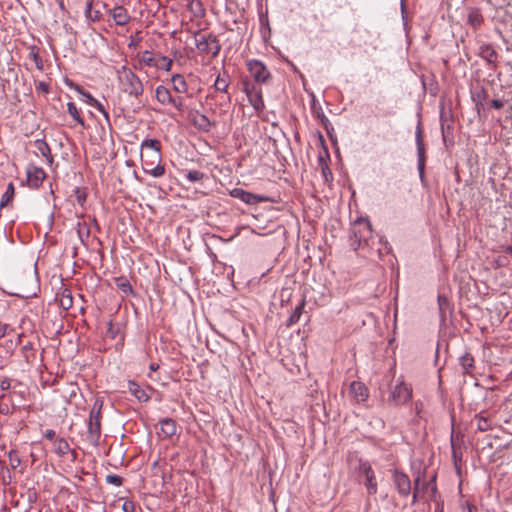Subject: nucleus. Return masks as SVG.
<instances>
[{
    "mask_svg": "<svg viewBox=\"0 0 512 512\" xmlns=\"http://www.w3.org/2000/svg\"><path fill=\"white\" fill-rule=\"evenodd\" d=\"M348 241L350 247L354 251L359 249L376 250L381 256L383 254V250L386 252L388 250L387 242L383 243L382 239H378V241H376L373 237L370 221L362 217L356 219L352 223Z\"/></svg>",
    "mask_w": 512,
    "mask_h": 512,
    "instance_id": "f257e3e1",
    "label": "nucleus"
},
{
    "mask_svg": "<svg viewBox=\"0 0 512 512\" xmlns=\"http://www.w3.org/2000/svg\"><path fill=\"white\" fill-rule=\"evenodd\" d=\"M118 79L125 93L135 98L143 94V83L131 69L126 66L121 67V69L118 70Z\"/></svg>",
    "mask_w": 512,
    "mask_h": 512,
    "instance_id": "f03ea898",
    "label": "nucleus"
},
{
    "mask_svg": "<svg viewBox=\"0 0 512 512\" xmlns=\"http://www.w3.org/2000/svg\"><path fill=\"white\" fill-rule=\"evenodd\" d=\"M103 400L96 398L90 411L87 437L93 445H98L101 436V410Z\"/></svg>",
    "mask_w": 512,
    "mask_h": 512,
    "instance_id": "7ed1b4c3",
    "label": "nucleus"
},
{
    "mask_svg": "<svg viewBox=\"0 0 512 512\" xmlns=\"http://www.w3.org/2000/svg\"><path fill=\"white\" fill-rule=\"evenodd\" d=\"M413 390L403 379L390 389L388 402L393 406H401L412 400Z\"/></svg>",
    "mask_w": 512,
    "mask_h": 512,
    "instance_id": "20e7f679",
    "label": "nucleus"
},
{
    "mask_svg": "<svg viewBox=\"0 0 512 512\" xmlns=\"http://www.w3.org/2000/svg\"><path fill=\"white\" fill-rule=\"evenodd\" d=\"M194 38L195 44L201 53L211 54L212 57H216L219 54L221 44L216 35L212 33L201 34L200 32H196Z\"/></svg>",
    "mask_w": 512,
    "mask_h": 512,
    "instance_id": "39448f33",
    "label": "nucleus"
},
{
    "mask_svg": "<svg viewBox=\"0 0 512 512\" xmlns=\"http://www.w3.org/2000/svg\"><path fill=\"white\" fill-rule=\"evenodd\" d=\"M246 66L256 84H266L270 81L271 73L260 60H248Z\"/></svg>",
    "mask_w": 512,
    "mask_h": 512,
    "instance_id": "423d86ee",
    "label": "nucleus"
},
{
    "mask_svg": "<svg viewBox=\"0 0 512 512\" xmlns=\"http://www.w3.org/2000/svg\"><path fill=\"white\" fill-rule=\"evenodd\" d=\"M243 91L252 107L257 112H261L265 107L261 89L256 84L245 79L243 81Z\"/></svg>",
    "mask_w": 512,
    "mask_h": 512,
    "instance_id": "0eeeda50",
    "label": "nucleus"
},
{
    "mask_svg": "<svg viewBox=\"0 0 512 512\" xmlns=\"http://www.w3.org/2000/svg\"><path fill=\"white\" fill-rule=\"evenodd\" d=\"M359 474L365 477L364 485L367 488V492L370 495L377 493V482L375 479L374 471L367 461L359 460L358 465Z\"/></svg>",
    "mask_w": 512,
    "mask_h": 512,
    "instance_id": "6e6552de",
    "label": "nucleus"
},
{
    "mask_svg": "<svg viewBox=\"0 0 512 512\" xmlns=\"http://www.w3.org/2000/svg\"><path fill=\"white\" fill-rule=\"evenodd\" d=\"M393 481L396 486L398 493L406 497L411 492V481L407 474L404 472H400L398 470H394L393 472Z\"/></svg>",
    "mask_w": 512,
    "mask_h": 512,
    "instance_id": "1a4fd4ad",
    "label": "nucleus"
},
{
    "mask_svg": "<svg viewBox=\"0 0 512 512\" xmlns=\"http://www.w3.org/2000/svg\"><path fill=\"white\" fill-rule=\"evenodd\" d=\"M230 195L234 198L240 199L246 204H257L260 202H265L268 200L267 197H263L260 195L253 194L251 192L245 191L241 188H234L230 191Z\"/></svg>",
    "mask_w": 512,
    "mask_h": 512,
    "instance_id": "9d476101",
    "label": "nucleus"
},
{
    "mask_svg": "<svg viewBox=\"0 0 512 512\" xmlns=\"http://www.w3.org/2000/svg\"><path fill=\"white\" fill-rule=\"evenodd\" d=\"M45 178L46 173L42 168L36 166H29L27 168V183L30 188H39Z\"/></svg>",
    "mask_w": 512,
    "mask_h": 512,
    "instance_id": "9b49d317",
    "label": "nucleus"
},
{
    "mask_svg": "<svg viewBox=\"0 0 512 512\" xmlns=\"http://www.w3.org/2000/svg\"><path fill=\"white\" fill-rule=\"evenodd\" d=\"M350 393L358 403L365 402L369 397L368 388L360 381H353L350 384Z\"/></svg>",
    "mask_w": 512,
    "mask_h": 512,
    "instance_id": "f8f14e48",
    "label": "nucleus"
},
{
    "mask_svg": "<svg viewBox=\"0 0 512 512\" xmlns=\"http://www.w3.org/2000/svg\"><path fill=\"white\" fill-rule=\"evenodd\" d=\"M110 15L114 20L115 24L118 26H125L131 20V17L127 9L121 5L116 6L112 10H110Z\"/></svg>",
    "mask_w": 512,
    "mask_h": 512,
    "instance_id": "ddd939ff",
    "label": "nucleus"
},
{
    "mask_svg": "<svg viewBox=\"0 0 512 512\" xmlns=\"http://www.w3.org/2000/svg\"><path fill=\"white\" fill-rule=\"evenodd\" d=\"M192 124L202 132H209L215 123L211 122L209 118L202 113L196 112L192 117Z\"/></svg>",
    "mask_w": 512,
    "mask_h": 512,
    "instance_id": "4468645a",
    "label": "nucleus"
},
{
    "mask_svg": "<svg viewBox=\"0 0 512 512\" xmlns=\"http://www.w3.org/2000/svg\"><path fill=\"white\" fill-rule=\"evenodd\" d=\"M479 56L487 61L488 64L495 66L498 53L492 45L483 43L479 46Z\"/></svg>",
    "mask_w": 512,
    "mask_h": 512,
    "instance_id": "2eb2a0df",
    "label": "nucleus"
},
{
    "mask_svg": "<svg viewBox=\"0 0 512 512\" xmlns=\"http://www.w3.org/2000/svg\"><path fill=\"white\" fill-rule=\"evenodd\" d=\"M161 433L166 438H170L177 433L178 426L176 421L172 418H163L160 420Z\"/></svg>",
    "mask_w": 512,
    "mask_h": 512,
    "instance_id": "dca6fc26",
    "label": "nucleus"
},
{
    "mask_svg": "<svg viewBox=\"0 0 512 512\" xmlns=\"http://www.w3.org/2000/svg\"><path fill=\"white\" fill-rule=\"evenodd\" d=\"M34 147L46 159L48 164L53 163V155L51 153V149L44 139L35 140Z\"/></svg>",
    "mask_w": 512,
    "mask_h": 512,
    "instance_id": "f3484780",
    "label": "nucleus"
},
{
    "mask_svg": "<svg viewBox=\"0 0 512 512\" xmlns=\"http://www.w3.org/2000/svg\"><path fill=\"white\" fill-rule=\"evenodd\" d=\"M155 96L162 105H171L173 98L170 91L163 85H159L155 90Z\"/></svg>",
    "mask_w": 512,
    "mask_h": 512,
    "instance_id": "a211bd4d",
    "label": "nucleus"
},
{
    "mask_svg": "<svg viewBox=\"0 0 512 512\" xmlns=\"http://www.w3.org/2000/svg\"><path fill=\"white\" fill-rule=\"evenodd\" d=\"M459 362L463 369V373L472 375L475 368L474 357L470 353L466 352L459 358Z\"/></svg>",
    "mask_w": 512,
    "mask_h": 512,
    "instance_id": "6ab92c4d",
    "label": "nucleus"
},
{
    "mask_svg": "<svg viewBox=\"0 0 512 512\" xmlns=\"http://www.w3.org/2000/svg\"><path fill=\"white\" fill-rule=\"evenodd\" d=\"M129 392L134 395L139 401L147 402L150 397L144 389H142L136 382L129 381L128 383Z\"/></svg>",
    "mask_w": 512,
    "mask_h": 512,
    "instance_id": "aec40b11",
    "label": "nucleus"
},
{
    "mask_svg": "<svg viewBox=\"0 0 512 512\" xmlns=\"http://www.w3.org/2000/svg\"><path fill=\"white\" fill-rule=\"evenodd\" d=\"M161 164V151H150L146 155L142 154V167Z\"/></svg>",
    "mask_w": 512,
    "mask_h": 512,
    "instance_id": "412c9836",
    "label": "nucleus"
},
{
    "mask_svg": "<svg viewBox=\"0 0 512 512\" xmlns=\"http://www.w3.org/2000/svg\"><path fill=\"white\" fill-rule=\"evenodd\" d=\"M483 16L478 8H472L468 13V24L474 29H478L483 23Z\"/></svg>",
    "mask_w": 512,
    "mask_h": 512,
    "instance_id": "4be33fe9",
    "label": "nucleus"
},
{
    "mask_svg": "<svg viewBox=\"0 0 512 512\" xmlns=\"http://www.w3.org/2000/svg\"><path fill=\"white\" fill-rule=\"evenodd\" d=\"M171 81L173 83V89L178 93H186L188 91V85L185 78L181 74H175L172 76Z\"/></svg>",
    "mask_w": 512,
    "mask_h": 512,
    "instance_id": "5701e85b",
    "label": "nucleus"
},
{
    "mask_svg": "<svg viewBox=\"0 0 512 512\" xmlns=\"http://www.w3.org/2000/svg\"><path fill=\"white\" fill-rule=\"evenodd\" d=\"M85 15L89 20L93 22L99 21L102 17L100 10L93 9V1H88L86 3Z\"/></svg>",
    "mask_w": 512,
    "mask_h": 512,
    "instance_id": "b1692460",
    "label": "nucleus"
},
{
    "mask_svg": "<svg viewBox=\"0 0 512 512\" xmlns=\"http://www.w3.org/2000/svg\"><path fill=\"white\" fill-rule=\"evenodd\" d=\"M145 173L152 175L153 177L159 178L165 174V167L162 164H155L153 166H143Z\"/></svg>",
    "mask_w": 512,
    "mask_h": 512,
    "instance_id": "393cba45",
    "label": "nucleus"
},
{
    "mask_svg": "<svg viewBox=\"0 0 512 512\" xmlns=\"http://www.w3.org/2000/svg\"><path fill=\"white\" fill-rule=\"evenodd\" d=\"M304 308V301H302L299 305L295 307L293 312L291 313L290 317L287 320L286 326L291 327L295 323H297L302 315Z\"/></svg>",
    "mask_w": 512,
    "mask_h": 512,
    "instance_id": "a878e982",
    "label": "nucleus"
},
{
    "mask_svg": "<svg viewBox=\"0 0 512 512\" xmlns=\"http://www.w3.org/2000/svg\"><path fill=\"white\" fill-rule=\"evenodd\" d=\"M70 451V445L64 438L56 439L55 441V452L60 455H66Z\"/></svg>",
    "mask_w": 512,
    "mask_h": 512,
    "instance_id": "bb28decb",
    "label": "nucleus"
},
{
    "mask_svg": "<svg viewBox=\"0 0 512 512\" xmlns=\"http://www.w3.org/2000/svg\"><path fill=\"white\" fill-rule=\"evenodd\" d=\"M67 109H68V113L70 114L71 117H73V119L78 123L80 124L82 127H85V121L84 119L80 116L79 114V111L76 107V105L73 103V102H69L67 104Z\"/></svg>",
    "mask_w": 512,
    "mask_h": 512,
    "instance_id": "cd10ccee",
    "label": "nucleus"
},
{
    "mask_svg": "<svg viewBox=\"0 0 512 512\" xmlns=\"http://www.w3.org/2000/svg\"><path fill=\"white\" fill-rule=\"evenodd\" d=\"M139 62H140V64H144L149 67H156V64H157L153 57L152 52H150L148 50L144 51L141 54V56L139 58Z\"/></svg>",
    "mask_w": 512,
    "mask_h": 512,
    "instance_id": "c85d7f7f",
    "label": "nucleus"
},
{
    "mask_svg": "<svg viewBox=\"0 0 512 512\" xmlns=\"http://www.w3.org/2000/svg\"><path fill=\"white\" fill-rule=\"evenodd\" d=\"M14 193H15L14 185H13V183H9L5 193L2 196L0 206L1 207L6 206L10 201H12Z\"/></svg>",
    "mask_w": 512,
    "mask_h": 512,
    "instance_id": "c756f323",
    "label": "nucleus"
},
{
    "mask_svg": "<svg viewBox=\"0 0 512 512\" xmlns=\"http://www.w3.org/2000/svg\"><path fill=\"white\" fill-rule=\"evenodd\" d=\"M451 447L452 457L454 459L455 465H457L458 460H461L462 458V451L460 445L458 444V440L455 439L453 436L451 437Z\"/></svg>",
    "mask_w": 512,
    "mask_h": 512,
    "instance_id": "7c9ffc66",
    "label": "nucleus"
},
{
    "mask_svg": "<svg viewBox=\"0 0 512 512\" xmlns=\"http://www.w3.org/2000/svg\"><path fill=\"white\" fill-rule=\"evenodd\" d=\"M29 58L32 59V61L35 63L36 68L39 71H43V69H44L43 60L40 57L39 52L35 47L31 48L30 53H29Z\"/></svg>",
    "mask_w": 512,
    "mask_h": 512,
    "instance_id": "2f4dec72",
    "label": "nucleus"
},
{
    "mask_svg": "<svg viewBox=\"0 0 512 512\" xmlns=\"http://www.w3.org/2000/svg\"><path fill=\"white\" fill-rule=\"evenodd\" d=\"M60 305L63 309L68 310L73 305V298L68 290L63 291L60 297Z\"/></svg>",
    "mask_w": 512,
    "mask_h": 512,
    "instance_id": "473e14b6",
    "label": "nucleus"
},
{
    "mask_svg": "<svg viewBox=\"0 0 512 512\" xmlns=\"http://www.w3.org/2000/svg\"><path fill=\"white\" fill-rule=\"evenodd\" d=\"M417 153H418V170L420 174H423L424 166H425V149L424 144H417Z\"/></svg>",
    "mask_w": 512,
    "mask_h": 512,
    "instance_id": "72a5a7b5",
    "label": "nucleus"
},
{
    "mask_svg": "<svg viewBox=\"0 0 512 512\" xmlns=\"http://www.w3.org/2000/svg\"><path fill=\"white\" fill-rule=\"evenodd\" d=\"M228 87L229 81L226 78L221 77V75H218L214 83L215 90L218 92H227Z\"/></svg>",
    "mask_w": 512,
    "mask_h": 512,
    "instance_id": "f704fd0d",
    "label": "nucleus"
},
{
    "mask_svg": "<svg viewBox=\"0 0 512 512\" xmlns=\"http://www.w3.org/2000/svg\"><path fill=\"white\" fill-rule=\"evenodd\" d=\"M142 148L151 150V151H160L161 150V144L156 139H146L142 143Z\"/></svg>",
    "mask_w": 512,
    "mask_h": 512,
    "instance_id": "c9c22d12",
    "label": "nucleus"
},
{
    "mask_svg": "<svg viewBox=\"0 0 512 512\" xmlns=\"http://www.w3.org/2000/svg\"><path fill=\"white\" fill-rule=\"evenodd\" d=\"M156 68L158 69H163L165 71H170L171 68H172V65H173V60L168 58V57H165V56H161L158 60V62H156Z\"/></svg>",
    "mask_w": 512,
    "mask_h": 512,
    "instance_id": "e433bc0d",
    "label": "nucleus"
},
{
    "mask_svg": "<svg viewBox=\"0 0 512 512\" xmlns=\"http://www.w3.org/2000/svg\"><path fill=\"white\" fill-rule=\"evenodd\" d=\"M116 285L117 287L122 291L124 292L125 294H129L132 292V286L131 284L129 283L128 280L124 279V278H118L116 279Z\"/></svg>",
    "mask_w": 512,
    "mask_h": 512,
    "instance_id": "4c0bfd02",
    "label": "nucleus"
},
{
    "mask_svg": "<svg viewBox=\"0 0 512 512\" xmlns=\"http://www.w3.org/2000/svg\"><path fill=\"white\" fill-rule=\"evenodd\" d=\"M205 177L204 173L199 170H190L186 174V178L190 182H199Z\"/></svg>",
    "mask_w": 512,
    "mask_h": 512,
    "instance_id": "58836bf2",
    "label": "nucleus"
},
{
    "mask_svg": "<svg viewBox=\"0 0 512 512\" xmlns=\"http://www.w3.org/2000/svg\"><path fill=\"white\" fill-rule=\"evenodd\" d=\"M437 301H438L439 311H440L441 315L444 316L446 310L449 309V300L445 295L439 294Z\"/></svg>",
    "mask_w": 512,
    "mask_h": 512,
    "instance_id": "ea45409f",
    "label": "nucleus"
},
{
    "mask_svg": "<svg viewBox=\"0 0 512 512\" xmlns=\"http://www.w3.org/2000/svg\"><path fill=\"white\" fill-rule=\"evenodd\" d=\"M8 458H9V465L13 469H16L20 465V463H21V459H20V457L18 456V453L15 450H10L9 451Z\"/></svg>",
    "mask_w": 512,
    "mask_h": 512,
    "instance_id": "a19ab883",
    "label": "nucleus"
},
{
    "mask_svg": "<svg viewBox=\"0 0 512 512\" xmlns=\"http://www.w3.org/2000/svg\"><path fill=\"white\" fill-rule=\"evenodd\" d=\"M77 233H78V236H79L80 240L83 243L85 242V239H88L89 236H90V230L86 226V224H84V223L83 224H81V223L78 224Z\"/></svg>",
    "mask_w": 512,
    "mask_h": 512,
    "instance_id": "79ce46f5",
    "label": "nucleus"
},
{
    "mask_svg": "<svg viewBox=\"0 0 512 512\" xmlns=\"http://www.w3.org/2000/svg\"><path fill=\"white\" fill-rule=\"evenodd\" d=\"M106 482L115 486H121L123 484V478L116 474H109L106 476Z\"/></svg>",
    "mask_w": 512,
    "mask_h": 512,
    "instance_id": "37998d69",
    "label": "nucleus"
},
{
    "mask_svg": "<svg viewBox=\"0 0 512 512\" xmlns=\"http://www.w3.org/2000/svg\"><path fill=\"white\" fill-rule=\"evenodd\" d=\"M477 428L480 431H483V432L484 431H488L491 428V424L488 421V419H486L484 417H479L478 418V423H477Z\"/></svg>",
    "mask_w": 512,
    "mask_h": 512,
    "instance_id": "c03bdc74",
    "label": "nucleus"
},
{
    "mask_svg": "<svg viewBox=\"0 0 512 512\" xmlns=\"http://www.w3.org/2000/svg\"><path fill=\"white\" fill-rule=\"evenodd\" d=\"M79 93L82 95L84 101L88 103L89 105H92L94 101L96 100L89 92L84 91L80 88H77Z\"/></svg>",
    "mask_w": 512,
    "mask_h": 512,
    "instance_id": "a18cd8bd",
    "label": "nucleus"
},
{
    "mask_svg": "<svg viewBox=\"0 0 512 512\" xmlns=\"http://www.w3.org/2000/svg\"><path fill=\"white\" fill-rule=\"evenodd\" d=\"M75 196H76V200H77L78 204L83 206L84 203L86 202V193L84 191L80 190L79 188H77L75 190Z\"/></svg>",
    "mask_w": 512,
    "mask_h": 512,
    "instance_id": "49530a36",
    "label": "nucleus"
},
{
    "mask_svg": "<svg viewBox=\"0 0 512 512\" xmlns=\"http://www.w3.org/2000/svg\"><path fill=\"white\" fill-rule=\"evenodd\" d=\"M122 510L124 512H135V504H134V502L130 501V500H126L122 504Z\"/></svg>",
    "mask_w": 512,
    "mask_h": 512,
    "instance_id": "de8ad7c7",
    "label": "nucleus"
},
{
    "mask_svg": "<svg viewBox=\"0 0 512 512\" xmlns=\"http://www.w3.org/2000/svg\"><path fill=\"white\" fill-rule=\"evenodd\" d=\"M171 105L173 107H175L178 111H183L184 110V102H183V98H181V97L173 98V101H172Z\"/></svg>",
    "mask_w": 512,
    "mask_h": 512,
    "instance_id": "09e8293b",
    "label": "nucleus"
},
{
    "mask_svg": "<svg viewBox=\"0 0 512 512\" xmlns=\"http://www.w3.org/2000/svg\"><path fill=\"white\" fill-rule=\"evenodd\" d=\"M36 90L39 91V92H42V93H49V90H50V87H49V84L44 82V81H40L37 85H36Z\"/></svg>",
    "mask_w": 512,
    "mask_h": 512,
    "instance_id": "8fccbe9b",
    "label": "nucleus"
},
{
    "mask_svg": "<svg viewBox=\"0 0 512 512\" xmlns=\"http://www.w3.org/2000/svg\"><path fill=\"white\" fill-rule=\"evenodd\" d=\"M91 106L95 107L98 111H100L108 119V117H109L108 112L105 110L104 106L98 100H95Z\"/></svg>",
    "mask_w": 512,
    "mask_h": 512,
    "instance_id": "3c124183",
    "label": "nucleus"
},
{
    "mask_svg": "<svg viewBox=\"0 0 512 512\" xmlns=\"http://www.w3.org/2000/svg\"><path fill=\"white\" fill-rule=\"evenodd\" d=\"M422 133H423V131H422L421 123H418L417 129H416V143L417 144L423 143Z\"/></svg>",
    "mask_w": 512,
    "mask_h": 512,
    "instance_id": "603ef678",
    "label": "nucleus"
},
{
    "mask_svg": "<svg viewBox=\"0 0 512 512\" xmlns=\"http://www.w3.org/2000/svg\"><path fill=\"white\" fill-rule=\"evenodd\" d=\"M420 480H421L420 476H418L415 479V485H414V491H413V502H415L417 500V493L419 491Z\"/></svg>",
    "mask_w": 512,
    "mask_h": 512,
    "instance_id": "864d4df0",
    "label": "nucleus"
},
{
    "mask_svg": "<svg viewBox=\"0 0 512 512\" xmlns=\"http://www.w3.org/2000/svg\"><path fill=\"white\" fill-rule=\"evenodd\" d=\"M322 174H323L325 180H328V176H332L331 170L329 169L327 164H324L322 166Z\"/></svg>",
    "mask_w": 512,
    "mask_h": 512,
    "instance_id": "5fc2aeb1",
    "label": "nucleus"
},
{
    "mask_svg": "<svg viewBox=\"0 0 512 512\" xmlns=\"http://www.w3.org/2000/svg\"><path fill=\"white\" fill-rule=\"evenodd\" d=\"M436 476H434L429 482L424 483L423 487L431 486L432 492H436V484H435Z\"/></svg>",
    "mask_w": 512,
    "mask_h": 512,
    "instance_id": "6e6d98bb",
    "label": "nucleus"
},
{
    "mask_svg": "<svg viewBox=\"0 0 512 512\" xmlns=\"http://www.w3.org/2000/svg\"><path fill=\"white\" fill-rule=\"evenodd\" d=\"M503 102L501 100H498V99H493L491 101V107H493L494 109H501L503 107Z\"/></svg>",
    "mask_w": 512,
    "mask_h": 512,
    "instance_id": "4d7b16f0",
    "label": "nucleus"
},
{
    "mask_svg": "<svg viewBox=\"0 0 512 512\" xmlns=\"http://www.w3.org/2000/svg\"><path fill=\"white\" fill-rule=\"evenodd\" d=\"M320 121H321L322 125L324 126V128L327 130V132H329L328 125L330 124V122H329V119L324 115V113L321 114Z\"/></svg>",
    "mask_w": 512,
    "mask_h": 512,
    "instance_id": "13d9d810",
    "label": "nucleus"
},
{
    "mask_svg": "<svg viewBox=\"0 0 512 512\" xmlns=\"http://www.w3.org/2000/svg\"><path fill=\"white\" fill-rule=\"evenodd\" d=\"M45 438H47L48 440H53L55 439L56 437V432L52 429H48L45 434H44Z\"/></svg>",
    "mask_w": 512,
    "mask_h": 512,
    "instance_id": "bf43d9fd",
    "label": "nucleus"
},
{
    "mask_svg": "<svg viewBox=\"0 0 512 512\" xmlns=\"http://www.w3.org/2000/svg\"><path fill=\"white\" fill-rule=\"evenodd\" d=\"M0 387L2 390H7L10 388V380L9 379H3L0 382Z\"/></svg>",
    "mask_w": 512,
    "mask_h": 512,
    "instance_id": "052dcab7",
    "label": "nucleus"
},
{
    "mask_svg": "<svg viewBox=\"0 0 512 512\" xmlns=\"http://www.w3.org/2000/svg\"><path fill=\"white\" fill-rule=\"evenodd\" d=\"M8 325H0V338H3L7 333Z\"/></svg>",
    "mask_w": 512,
    "mask_h": 512,
    "instance_id": "680f3d73",
    "label": "nucleus"
},
{
    "mask_svg": "<svg viewBox=\"0 0 512 512\" xmlns=\"http://www.w3.org/2000/svg\"><path fill=\"white\" fill-rule=\"evenodd\" d=\"M30 350H33V344L31 342H28L27 344H25L23 346V351L27 352V351H30Z\"/></svg>",
    "mask_w": 512,
    "mask_h": 512,
    "instance_id": "e2e57ef3",
    "label": "nucleus"
},
{
    "mask_svg": "<svg viewBox=\"0 0 512 512\" xmlns=\"http://www.w3.org/2000/svg\"><path fill=\"white\" fill-rule=\"evenodd\" d=\"M421 406H422V405H421V403H419V402H416V403H415V410H416V413H417V414L420 412V410H421Z\"/></svg>",
    "mask_w": 512,
    "mask_h": 512,
    "instance_id": "0e129e2a",
    "label": "nucleus"
},
{
    "mask_svg": "<svg viewBox=\"0 0 512 512\" xmlns=\"http://www.w3.org/2000/svg\"><path fill=\"white\" fill-rule=\"evenodd\" d=\"M157 368H158V365H156L154 363L150 365L151 370H156Z\"/></svg>",
    "mask_w": 512,
    "mask_h": 512,
    "instance_id": "69168bd1",
    "label": "nucleus"
},
{
    "mask_svg": "<svg viewBox=\"0 0 512 512\" xmlns=\"http://www.w3.org/2000/svg\"><path fill=\"white\" fill-rule=\"evenodd\" d=\"M322 113H323V112H321V113H320V112H318V113H317V116H318L320 119H321V114H322Z\"/></svg>",
    "mask_w": 512,
    "mask_h": 512,
    "instance_id": "338daca9",
    "label": "nucleus"
},
{
    "mask_svg": "<svg viewBox=\"0 0 512 512\" xmlns=\"http://www.w3.org/2000/svg\"><path fill=\"white\" fill-rule=\"evenodd\" d=\"M470 512H472V510L470 509Z\"/></svg>",
    "mask_w": 512,
    "mask_h": 512,
    "instance_id": "774afa93",
    "label": "nucleus"
}]
</instances>
